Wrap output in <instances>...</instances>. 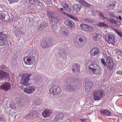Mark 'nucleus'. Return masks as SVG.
Masks as SVG:
<instances>
[{"mask_svg":"<svg viewBox=\"0 0 122 122\" xmlns=\"http://www.w3.org/2000/svg\"><path fill=\"white\" fill-rule=\"evenodd\" d=\"M64 7L65 8V10L66 9L68 11H71L72 10V8L71 7H69L67 5H66L65 7Z\"/></svg>","mask_w":122,"mask_h":122,"instance_id":"f704fd0d","label":"nucleus"},{"mask_svg":"<svg viewBox=\"0 0 122 122\" xmlns=\"http://www.w3.org/2000/svg\"><path fill=\"white\" fill-rule=\"evenodd\" d=\"M9 106L11 109H14L15 107L14 104L13 103H11L9 105Z\"/></svg>","mask_w":122,"mask_h":122,"instance_id":"09e8293b","label":"nucleus"},{"mask_svg":"<svg viewBox=\"0 0 122 122\" xmlns=\"http://www.w3.org/2000/svg\"><path fill=\"white\" fill-rule=\"evenodd\" d=\"M61 91V89L56 85H52L49 89L50 92L55 95L60 94Z\"/></svg>","mask_w":122,"mask_h":122,"instance_id":"7ed1b4c3","label":"nucleus"},{"mask_svg":"<svg viewBox=\"0 0 122 122\" xmlns=\"http://www.w3.org/2000/svg\"><path fill=\"white\" fill-rule=\"evenodd\" d=\"M7 35L3 33L0 34V46H2L7 43Z\"/></svg>","mask_w":122,"mask_h":122,"instance_id":"423d86ee","label":"nucleus"},{"mask_svg":"<svg viewBox=\"0 0 122 122\" xmlns=\"http://www.w3.org/2000/svg\"><path fill=\"white\" fill-rule=\"evenodd\" d=\"M29 55L25 57L23 59L25 64L26 65H31L33 64L35 61V57L34 54Z\"/></svg>","mask_w":122,"mask_h":122,"instance_id":"f257e3e1","label":"nucleus"},{"mask_svg":"<svg viewBox=\"0 0 122 122\" xmlns=\"http://www.w3.org/2000/svg\"><path fill=\"white\" fill-rule=\"evenodd\" d=\"M104 95L103 92L101 90H97L93 93L94 99L95 100H101Z\"/></svg>","mask_w":122,"mask_h":122,"instance_id":"20e7f679","label":"nucleus"},{"mask_svg":"<svg viewBox=\"0 0 122 122\" xmlns=\"http://www.w3.org/2000/svg\"><path fill=\"white\" fill-rule=\"evenodd\" d=\"M79 41L81 42L79 43L77 41L75 42V44L77 45V47L78 46L80 47H81L84 46L86 43L85 42L83 41L82 39L81 38H79Z\"/></svg>","mask_w":122,"mask_h":122,"instance_id":"f3484780","label":"nucleus"},{"mask_svg":"<svg viewBox=\"0 0 122 122\" xmlns=\"http://www.w3.org/2000/svg\"><path fill=\"white\" fill-rule=\"evenodd\" d=\"M117 74H122V71H118L116 72Z\"/></svg>","mask_w":122,"mask_h":122,"instance_id":"864d4df0","label":"nucleus"},{"mask_svg":"<svg viewBox=\"0 0 122 122\" xmlns=\"http://www.w3.org/2000/svg\"><path fill=\"white\" fill-rule=\"evenodd\" d=\"M71 18H72L73 19H74V20H78L77 18H76L75 17L73 16L72 15H71Z\"/></svg>","mask_w":122,"mask_h":122,"instance_id":"3c124183","label":"nucleus"},{"mask_svg":"<svg viewBox=\"0 0 122 122\" xmlns=\"http://www.w3.org/2000/svg\"><path fill=\"white\" fill-rule=\"evenodd\" d=\"M94 29L92 27L88 26L87 30H86L88 31L92 32L94 31Z\"/></svg>","mask_w":122,"mask_h":122,"instance_id":"4c0bfd02","label":"nucleus"},{"mask_svg":"<svg viewBox=\"0 0 122 122\" xmlns=\"http://www.w3.org/2000/svg\"><path fill=\"white\" fill-rule=\"evenodd\" d=\"M60 32L63 35L66 36H68L70 33L69 31L65 27L61 28Z\"/></svg>","mask_w":122,"mask_h":122,"instance_id":"dca6fc26","label":"nucleus"},{"mask_svg":"<svg viewBox=\"0 0 122 122\" xmlns=\"http://www.w3.org/2000/svg\"><path fill=\"white\" fill-rule=\"evenodd\" d=\"M84 20L86 21L89 22L90 23H92L93 22V21L92 20L90 19H89L86 18H85L84 19Z\"/></svg>","mask_w":122,"mask_h":122,"instance_id":"37998d69","label":"nucleus"},{"mask_svg":"<svg viewBox=\"0 0 122 122\" xmlns=\"http://www.w3.org/2000/svg\"><path fill=\"white\" fill-rule=\"evenodd\" d=\"M86 82L85 83V88L86 93H88L91 91V88L93 86L92 82L87 78H85Z\"/></svg>","mask_w":122,"mask_h":122,"instance_id":"39448f33","label":"nucleus"},{"mask_svg":"<svg viewBox=\"0 0 122 122\" xmlns=\"http://www.w3.org/2000/svg\"><path fill=\"white\" fill-rule=\"evenodd\" d=\"M99 66L97 64L94 63H92L89 66V68L92 71L97 68H99Z\"/></svg>","mask_w":122,"mask_h":122,"instance_id":"aec40b11","label":"nucleus"},{"mask_svg":"<svg viewBox=\"0 0 122 122\" xmlns=\"http://www.w3.org/2000/svg\"><path fill=\"white\" fill-rule=\"evenodd\" d=\"M63 14H66V12L63 11L62 12H61Z\"/></svg>","mask_w":122,"mask_h":122,"instance_id":"680f3d73","label":"nucleus"},{"mask_svg":"<svg viewBox=\"0 0 122 122\" xmlns=\"http://www.w3.org/2000/svg\"><path fill=\"white\" fill-rule=\"evenodd\" d=\"M33 114H32V113L30 114H26V115H25V117L26 118L28 119L29 118H31V116H33Z\"/></svg>","mask_w":122,"mask_h":122,"instance_id":"ea45409f","label":"nucleus"},{"mask_svg":"<svg viewBox=\"0 0 122 122\" xmlns=\"http://www.w3.org/2000/svg\"><path fill=\"white\" fill-rule=\"evenodd\" d=\"M28 2L31 5L35 6L38 5V4L40 3L39 0H28Z\"/></svg>","mask_w":122,"mask_h":122,"instance_id":"a211bd4d","label":"nucleus"},{"mask_svg":"<svg viewBox=\"0 0 122 122\" xmlns=\"http://www.w3.org/2000/svg\"><path fill=\"white\" fill-rule=\"evenodd\" d=\"M113 65V62L107 63L106 64L107 68L110 70L112 69Z\"/></svg>","mask_w":122,"mask_h":122,"instance_id":"bb28decb","label":"nucleus"},{"mask_svg":"<svg viewBox=\"0 0 122 122\" xmlns=\"http://www.w3.org/2000/svg\"><path fill=\"white\" fill-rule=\"evenodd\" d=\"M14 33L15 35L18 36L20 34H23L24 33L22 31L21 28H18L17 29H15V30L14 31Z\"/></svg>","mask_w":122,"mask_h":122,"instance_id":"a878e982","label":"nucleus"},{"mask_svg":"<svg viewBox=\"0 0 122 122\" xmlns=\"http://www.w3.org/2000/svg\"><path fill=\"white\" fill-rule=\"evenodd\" d=\"M120 36L122 37V34L121 35V36Z\"/></svg>","mask_w":122,"mask_h":122,"instance_id":"0e129e2a","label":"nucleus"},{"mask_svg":"<svg viewBox=\"0 0 122 122\" xmlns=\"http://www.w3.org/2000/svg\"><path fill=\"white\" fill-rule=\"evenodd\" d=\"M57 117L56 116V115L55 118L52 121V122H58L59 120Z\"/></svg>","mask_w":122,"mask_h":122,"instance_id":"79ce46f5","label":"nucleus"},{"mask_svg":"<svg viewBox=\"0 0 122 122\" xmlns=\"http://www.w3.org/2000/svg\"><path fill=\"white\" fill-rule=\"evenodd\" d=\"M99 15H100V17L102 19H106L107 20L108 18L107 17H105L104 15V14L103 13H101L100 12L99 13Z\"/></svg>","mask_w":122,"mask_h":122,"instance_id":"e433bc0d","label":"nucleus"},{"mask_svg":"<svg viewBox=\"0 0 122 122\" xmlns=\"http://www.w3.org/2000/svg\"><path fill=\"white\" fill-rule=\"evenodd\" d=\"M70 88H71V86L69 85H68L66 86H64V88L65 89L66 91L72 92V90Z\"/></svg>","mask_w":122,"mask_h":122,"instance_id":"2f4dec72","label":"nucleus"},{"mask_svg":"<svg viewBox=\"0 0 122 122\" xmlns=\"http://www.w3.org/2000/svg\"><path fill=\"white\" fill-rule=\"evenodd\" d=\"M101 60L102 63L104 65V66H106V64L105 61V60L103 59H102Z\"/></svg>","mask_w":122,"mask_h":122,"instance_id":"49530a36","label":"nucleus"},{"mask_svg":"<svg viewBox=\"0 0 122 122\" xmlns=\"http://www.w3.org/2000/svg\"><path fill=\"white\" fill-rule=\"evenodd\" d=\"M19 0H8L10 4H13L15 2H17Z\"/></svg>","mask_w":122,"mask_h":122,"instance_id":"a18cd8bd","label":"nucleus"},{"mask_svg":"<svg viewBox=\"0 0 122 122\" xmlns=\"http://www.w3.org/2000/svg\"><path fill=\"white\" fill-rule=\"evenodd\" d=\"M107 20L108 21L112 23L116 24L117 23V21L114 19H113L111 18L109 19L108 18Z\"/></svg>","mask_w":122,"mask_h":122,"instance_id":"473e14b6","label":"nucleus"},{"mask_svg":"<svg viewBox=\"0 0 122 122\" xmlns=\"http://www.w3.org/2000/svg\"><path fill=\"white\" fill-rule=\"evenodd\" d=\"M64 23L69 29L71 30L75 27V24L74 22L69 19H67L65 20Z\"/></svg>","mask_w":122,"mask_h":122,"instance_id":"0eeeda50","label":"nucleus"},{"mask_svg":"<svg viewBox=\"0 0 122 122\" xmlns=\"http://www.w3.org/2000/svg\"><path fill=\"white\" fill-rule=\"evenodd\" d=\"M111 113L110 112L108 111V112L106 114V115H107L108 116H110L111 115Z\"/></svg>","mask_w":122,"mask_h":122,"instance_id":"603ef678","label":"nucleus"},{"mask_svg":"<svg viewBox=\"0 0 122 122\" xmlns=\"http://www.w3.org/2000/svg\"><path fill=\"white\" fill-rule=\"evenodd\" d=\"M31 76V74H23L21 77V83L25 86H28L29 84V78Z\"/></svg>","mask_w":122,"mask_h":122,"instance_id":"f03ea898","label":"nucleus"},{"mask_svg":"<svg viewBox=\"0 0 122 122\" xmlns=\"http://www.w3.org/2000/svg\"><path fill=\"white\" fill-rule=\"evenodd\" d=\"M49 16L50 20L51 21V23L52 24H56L58 22L60 21V20L58 17H55L51 15H50Z\"/></svg>","mask_w":122,"mask_h":122,"instance_id":"f8f14e48","label":"nucleus"},{"mask_svg":"<svg viewBox=\"0 0 122 122\" xmlns=\"http://www.w3.org/2000/svg\"><path fill=\"white\" fill-rule=\"evenodd\" d=\"M73 80H74V81L76 82L77 81V80H78L77 79V80H74V79H73Z\"/></svg>","mask_w":122,"mask_h":122,"instance_id":"e2e57ef3","label":"nucleus"},{"mask_svg":"<svg viewBox=\"0 0 122 122\" xmlns=\"http://www.w3.org/2000/svg\"><path fill=\"white\" fill-rule=\"evenodd\" d=\"M56 116L60 121H61V120H63L65 118L64 114L62 113H59L58 114L56 115Z\"/></svg>","mask_w":122,"mask_h":122,"instance_id":"4be33fe9","label":"nucleus"},{"mask_svg":"<svg viewBox=\"0 0 122 122\" xmlns=\"http://www.w3.org/2000/svg\"><path fill=\"white\" fill-rule=\"evenodd\" d=\"M109 15H111L112 17H115V16H114V15L112 13H109Z\"/></svg>","mask_w":122,"mask_h":122,"instance_id":"4d7b16f0","label":"nucleus"},{"mask_svg":"<svg viewBox=\"0 0 122 122\" xmlns=\"http://www.w3.org/2000/svg\"><path fill=\"white\" fill-rule=\"evenodd\" d=\"M88 26V25L84 23L81 24L80 25V27L83 30H87Z\"/></svg>","mask_w":122,"mask_h":122,"instance_id":"cd10ccee","label":"nucleus"},{"mask_svg":"<svg viewBox=\"0 0 122 122\" xmlns=\"http://www.w3.org/2000/svg\"><path fill=\"white\" fill-rule=\"evenodd\" d=\"M63 9L62 8H61L60 9H59V10L61 12H62L63 11Z\"/></svg>","mask_w":122,"mask_h":122,"instance_id":"bf43d9fd","label":"nucleus"},{"mask_svg":"<svg viewBox=\"0 0 122 122\" xmlns=\"http://www.w3.org/2000/svg\"><path fill=\"white\" fill-rule=\"evenodd\" d=\"M72 68L73 72L76 71V74L77 75H79L81 73L80 70V67L79 64H75L72 67Z\"/></svg>","mask_w":122,"mask_h":122,"instance_id":"9b49d317","label":"nucleus"},{"mask_svg":"<svg viewBox=\"0 0 122 122\" xmlns=\"http://www.w3.org/2000/svg\"><path fill=\"white\" fill-rule=\"evenodd\" d=\"M118 18L120 20H121L122 19L121 17L120 16H119L118 17Z\"/></svg>","mask_w":122,"mask_h":122,"instance_id":"052dcab7","label":"nucleus"},{"mask_svg":"<svg viewBox=\"0 0 122 122\" xmlns=\"http://www.w3.org/2000/svg\"><path fill=\"white\" fill-rule=\"evenodd\" d=\"M73 6L74 7H75L76 9H77V10L79 9V10H80L81 8L80 6L77 4H74Z\"/></svg>","mask_w":122,"mask_h":122,"instance_id":"58836bf2","label":"nucleus"},{"mask_svg":"<svg viewBox=\"0 0 122 122\" xmlns=\"http://www.w3.org/2000/svg\"><path fill=\"white\" fill-rule=\"evenodd\" d=\"M24 91L26 93L31 94L35 91V88L34 86H29L26 88H24Z\"/></svg>","mask_w":122,"mask_h":122,"instance_id":"9d476101","label":"nucleus"},{"mask_svg":"<svg viewBox=\"0 0 122 122\" xmlns=\"http://www.w3.org/2000/svg\"><path fill=\"white\" fill-rule=\"evenodd\" d=\"M116 18L117 19H118V17H117Z\"/></svg>","mask_w":122,"mask_h":122,"instance_id":"774afa93","label":"nucleus"},{"mask_svg":"<svg viewBox=\"0 0 122 122\" xmlns=\"http://www.w3.org/2000/svg\"><path fill=\"white\" fill-rule=\"evenodd\" d=\"M70 89H71V90H72V91H74V89H75V87H72L71 86V88H70Z\"/></svg>","mask_w":122,"mask_h":122,"instance_id":"13d9d810","label":"nucleus"},{"mask_svg":"<svg viewBox=\"0 0 122 122\" xmlns=\"http://www.w3.org/2000/svg\"><path fill=\"white\" fill-rule=\"evenodd\" d=\"M48 24L46 21L42 23L40 25L38 26L37 27V29L39 31H42L46 27L48 26Z\"/></svg>","mask_w":122,"mask_h":122,"instance_id":"4468645a","label":"nucleus"},{"mask_svg":"<svg viewBox=\"0 0 122 122\" xmlns=\"http://www.w3.org/2000/svg\"><path fill=\"white\" fill-rule=\"evenodd\" d=\"M114 39L115 36L114 35H108V38L107 39L106 41L108 43L110 44L115 42Z\"/></svg>","mask_w":122,"mask_h":122,"instance_id":"2eb2a0df","label":"nucleus"},{"mask_svg":"<svg viewBox=\"0 0 122 122\" xmlns=\"http://www.w3.org/2000/svg\"><path fill=\"white\" fill-rule=\"evenodd\" d=\"M11 87L10 84L9 83H6L1 85L0 86V89H2L5 91L9 90Z\"/></svg>","mask_w":122,"mask_h":122,"instance_id":"ddd939ff","label":"nucleus"},{"mask_svg":"<svg viewBox=\"0 0 122 122\" xmlns=\"http://www.w3.org/2000/svg\"><path fill=\"white\" fill-rule=\"evenodd\" d=\"M52 113V110L49 109H46L43 111L42 114L44 118L47 117L51 116Z\"/></svg>","mask_w":122,"mask_h":122,"instance_id":"6e6552de","label":"nucleus"},{"mask_svg":"<svg viewBox=\"0 0 122 122\" xmlns=\"http://www.w3.org/2000/svg\"><path fill=\"white\" fill-rule=\"evenodd\" d=\"M70 81V80H67V81L65 82V83H66V84H69V83H70V82L69 83V82Z\"/></svg>","mask_w":122,"mask_h":122,"instance_id":"6e6d98bb","label":"nucleus"},{"mask_svg":"<svg viewBox=\"0 0 122 122\" xmlns=\"http://www.w3.org/2000/svg\"><path fill=\"white\" fill-rule=\"evenodd\" d=\"M47 42L48 44L50 47L52 44L53 43L54 40L53 39L52 37L49 38Z\"/></svg>","mask_w":122,"mask_h":122,"instance_id":"c756f323","label":"nucleus"},{"mask_svg":"<svg viewBox=\"0 0 122 122\" xmlns=\"http://www.w3.org/2000/svg\"><path fill=\"white\" fill-rule=\"evenodd\" d=\"M40 103V101L39 100L36 101L34 102V103L33 104L35 105V104L36 105H38Z\"/></svg>","mask_w":122,"mask_h":122,"instance_id":"8fccbe9b","label":"nucleus"},{"mask_svg":"<svg viewBox=\"0 0 122 122\" xmlns=\"http://www.w3.org/2000/svg\"><path fill=\"white\" fill-rule=\"evenodd\" d=\"M41 46L44 48H47L50 47L47 42L45 41H43V43L41 44Z\"/></svg>","mask_w":122,"mask_h":122,"instance_id":"393cba45","label":"nucleus"},{"mask_svg":"<svg viewBox=\"0 0 122 122\" xmlns=\"http://www.w3.org/2000/svg\"><path fill=\"white\" fill-rule=\"evenodd\" d=\"M81 120L82 122H85L86 121V119L83 118H82L81 119Z\"/></svg>","mask_w":122,"mask_h":122,"instance_id":"5fc2aeb1","label":"nucleus"},{"mask_svg":"<svg viewBox=\"0 0 122 122\" xmlns=\"http://www.w3.org/2000/svg\"><path fill=\"white\" fill-rule=\"evenodd\" d=\"M78 1L81 4L85 7H89L91 6L90 4L84 1L83 0H78Z\"/></svg>","mask_w":122,"mask_h":122,"instance_id":"5701e85b","label":"nucleus"},{"mask_svg":"<svg viewBox=\"0 0 122 122\" xmlns=\"http://www.w3.org/2000/svg\"><path fill=\"white\" fill-rule=\"evenodd\" d=\"M0 19L3 21H5L6 19L5 15L3 13L0 14Z\"/></svg>","mask_w":122,"mask_h":122,"instance_id":"7c9ffc66","label":"nucleus"},{"mask_svg":"<svg viewBox=\"0 0 122 122\" xmlns=\"http://www.w3.org/2000/svg\"><path fill=\"white\" fill-rule=\"evenodd\" d=\"M102 37V35L100 34H96L93 35V37L95 41H98Z\"/></svg>","mask_w":122,"mask_h":122,"instance_id":"b1692460","label":"nucleus"},{"mask_svg":"<svg viewBox=\"0 0 122 122\" xmlns=\"http://www.w3.org/2000/svg\"><path fill=\"white\" fill-rule=\"evenodd\" d=\"M101 70V68L100 67H99V68H97L96 69L92 71L93 73L95 74L98 75L100 73Z\"/></svg>","mask_w":122,"mask_h":122,"instance_id":"412c9836","label":"nucleus"},{"mask_svg":"<svg viewBox=\"0 0 122 122\" xmlns=\"http://www.w3.org/2000/svg\"><path fill=\"white\" fill-rule=\"evenodd\" d=\"M98 25L100 26H103L105 27L106 25V24L104 23L100 22L99 23Z\"/></svg>","mask_w":122,"mask_h":122,"instance_id":"c03bdc74","label":"nucleus"},{"mask_svg":"<svg viewBox=\"0 0 122 122\" xmlns=\"http://www.w3.org/2000/svg\"><path fill=\"white\" fill-rule=\"evenodd\" d=\"M109 111L108 110H102L100 111V112L102 115L105 116L107 112Z\"/></svg>","mask_w":122,"mask_h":122,"instance_id":"c9c22d12","label":"nucleus"},{"mask_svg":"<svg viewBox=\"0 0 122 122\" xmlns=\"http://www.w3.org/2000/svg\"><path fill=\"white\" fill-rule=\"evenodd\" d=\"M99 50L97 48H94L92 49L90 52L91 56H95L98 54Z\"/></svg>","mask_w":122,"mask_h":122,"instance_id":"6ab92c4d","label":"nucleus"},{"mask_svg":"<svg viewBox=\"0 0 122 122\" xmlns=\"http://www.w3.org/2000/svg\"><path fill=\"white\" fill-rule=\"evenodd\" d=\"M116 2L115 1H114L113 2L112 4H111L108 7V9H112L114 8L115 5L116 4Z\"/></svg>","mask_w":122,"mask_h":122,"instance_id":"c85d7f7f","label":"nucleus"},{"mask_svg":"<svg viewBox=\"0 0 122 122\" xmlns=\"http://www.w3.org/2000/svg\"><path fill=\"white\" fill-rule=\"evenodd\" d=\"M119 96H122V95H119Z\"/></svg>","mask_w":122,"mask_h":122,"instance_id":"338daca9","label":"nucleus"},{"mask_svg":"<svg viewBox=\"0 0 122 122\" xmlns=\"http://www.w3.org/2000/svg\"><path fill=\"white\" fill-rule=\"evenodd\" d=\"M116 53V54L119 55H121V54H122V52L121 50L119 49H117Z\"/></svg>","mask_w":122,"mask_h":122,"instance_id":"a19ab883","label":"nucleus"},{"mask_svg":"<svg viewBox=\"0 0 122 122\" xmlns=\"http://www.w3.org/2000/svg\"><path fill=\"white\" fill-rule=\"evenodd\" d=\"M2 33H3V32H0V34H2Z\"/></svg>","mask_w":122,"mask_h":122,"instance_id":"69168bd1","label":"nucleus"},{"mask_svg":"<svg viewBox=\"0 0 122 122\" xmlns=\"http://www.w3.org/2000/svg\"><path fill=\"white\" fill-rule=\"evenodd\" d=\"M9 77L10 75L7 73L3 70H0V80H5L9 78Z\"/></svg>","mask_w":122,"mask_h":122,"instance_id":"1a4fd4ad","label":"nucleus"},{"mask_svg":"<svg viewBox=\"0 0 122 122\" xmlns=\"http://www.w3.org/2000/svg\"><path fill=\"white\" fill-rule=\"evenodd\" d=\"M107 63L113 62L112 58L110 56L107 57L106 59Z\"/></svg>","mask_w":122,"mask_h":122,"instance_id":"72a5a7b5","label":"nucleus"},{"mask_svg":"<svg viewBox=\"0 0 122 122\" xmlns=\"http://www.w3.org/2000/svg\"><path fill=\"white\" fill-rule=\"evenodd\" d=\"M114 30L120 36H121V35L122 34V32L117 30L116 29H115Z\"/></svg>","mask_w":122,"mask_h":122,"instance_id":"de8ad7c7","label":"nucleus"}]
</instances>
